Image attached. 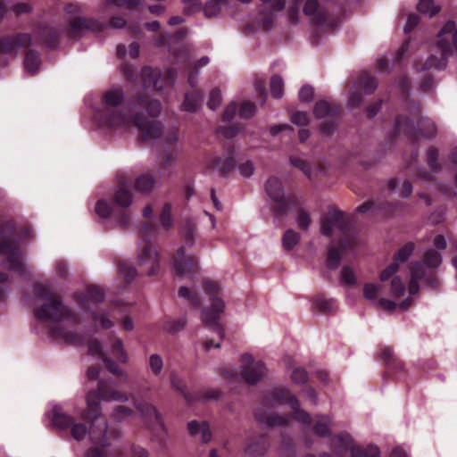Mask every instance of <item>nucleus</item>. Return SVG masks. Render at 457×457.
<instances>
[{"label": "nucleus", "mask_w": 457, "mask_h": 457, "mask_svg": "<svg viewBox=\"0 0 457 457\" xmlns=\"http://www.w3.org/2000/svg\"><path fill=\"white\" fill-rule=\"evenodd\" d=\"M123 102L124 93L120 87H112L105 91L102 100L103 107L95 112L96 120L101 126L107 128L133 125L138 129L142 141L156 139L162 135V123L158 120H148L144 113L145 112L152 118L159 116L162 112V104L159 100L152 99L143 92L130 96L125 102L129 115H127L120 108Z\"/></svg>", "instance_id": "f257e3e1"}, {"label": "nucleus", "mask_w": 457, "mask_h": 457, "mask_svg": "<svg viewBox=\"0 0 457 457\" xmlns=\"http://www.w3.org/2000/svg\"><path fill=\"white\" fill-rule=\"evenodd\" d=\"M128 399V395L115 389L110 381L101 379L96 389L89 390L86 395L87 409L82 412L81 418L89 424L88 428L84 423H75L74 418L63 412L60 406H54L52 410V423L60 429L71 428L72 437L78 441L83 439L88 433L93 444L105 447L111 445V438L119 436V432L116 429H108L100 402H126Z\"/></svg>", "instance_id": "f03ea898"}, {"label": "nucleus", "mask_w": 457, "mask_h": 457, "mask_svg": "<svg viewBox=\"0 0 457 457\" xmlns=\"http://www.w3.org/2000/svg\"><path fill=\"white\" fill-rule=\"evenodd\" d=\"M33 294L37 300L45 301L41 305L34 307V316L38 322L52 324L48 333L53 338L64 340L73 345H83L87 342L84 335L70 331L60 324L63 320H69L78 325L81 320L76 312L63 303L60 296L54 295L48 285L36 283Z\"/></svg>", "instance_id": "7ed1b4c3"}, {"label": "nucleus", "mask_w": 457, "mask_h": 457, "mask_svg": "<svg viewBox=\"0 0 457 457\" xmlns=\"http://www.w3.org/2000/svg\"><path fill=\"white\" fill-rule=\"evenodd\" d=\"M320 228L322 235L331 237L334 228L340 233L338 247L330 246L328 250L326 266L330 270L339 267L342 255L347 250L353 249L357 244L355 228L352 218L344 212L330 208L326 216L321 219Z\"/></svg>", "instance_id": "20e7f679"}, {"label": "nucleus", "mask_w": 457, "mask_h": 457, "mask_svg": "<svg viewBox=\"0 0 457 457\" xmlns=\"http://www.w3.org/2000/svg\"><path fill=\"white\" fill-rule=\"evenodd\" d=\"M16 225L12 220L0 221V254L6 255V267L21 277L27 276V268L21 260Z\"/></svg>", "instance_id": "39448f33"}, {"label": "nucleus", "mask_w": 457, "mask_h": 457, "mask_svg": "<svg viewBox=\"0 0 457 457\" xmlns=\"http://www.w3.org/2000/svg\"><path fill=\"white\" fill-rule=\"evenodd\" d=\"M436 47L439 54H430L423 63L422 70H444L447 59L453 51L457 52V28L454 21H448L437 34Z\"/></svg>", "instance_id": "423d86ee"}, {"label": "nucleus", "mask_w": 457, "mask_h": 457, "mask_svg": "<svg viewBox=\"0 0 457 457\" xmlns=\"http://www.w3.org/2000/svg\"><path fill=\"white\" fill-rule=\"evenodd\" d=\"M401 132L409 139L418 141L420 137H435L436 126L429 118L421 117L415 124L408 116L399 114L395 118V129L389 136L390 141H394Z\"/></svg>", "instance_id": "0eeeda50"}, {"label": "nucleus", "mask_w": 457, "mask_h": 457, "mask_svg": "<svg viewBox=\"0 0 457 457\" xmlns=\"http://www.w3.org/2000/svg\"><path fill=\"white\" fill-rule=\"evenodd\" d=\"M195 224L191 220H187L181 231L184 245L177 250L172 257L171 266L177 275L189 274L198 270L197 257L186 253V247H191L195 244Z\"/></svg>", "instance_id": "6e6552de"}, {"label": "nucleus", "mask_w": 457, "mask_h": 457, "mask_svg": "<svg viewBox=\"0 0 457 457\" xmlns=\"http://www.w3.org/2000/svg\"><path fill=\"white\" fill-rule=\"evenodd\" d=\"M203 288L204 293L209 296L211 306L203 309L202 321L204 325L210 326L214 332L222 337L224 332L219 320L220 314L224 311L225 303L223 300L219 297L220 286L218 282L206 278L203 281Z\"/></svg>", "instance_id": "1a4fd4ad"}, {"label": "nucleus", "mask_w": 457, "mask_h": 457, "mask_svg": "<svg viewBox=\"0 0 457 457\" xmlns=\"http://www.w3.org/2000/svg\"><path fill=\"white\" fill-rule=\"evenodd\" d=\"M157 235V228L150 222H144L139 230L142 246L138 254L140 266H146L145 273L148 276L157 274L160 268V258L153 241Z\"/></svg>", "instance_id": "9d476101"}, {"label": "nucleus", "mask_w": 457, "mask_h": 457, "mask_svg": "<svg viewBox=\"0 0 457 457\" xmlns=\"http://www.w3.org/2000/svg\"><path fill=\"white\" fill-rule=\"evenodd\" d=\"M105 297L103 288L96 285L87 286L85 292H77L74 294V299L85 312L90 314L95 321H98L104 329L113 326V322L104 314L93 310L98 303L104 302Z\"/></svg>", "instance_id": "9b49d317"}, {"label": "nucleus", "mask_w": 457, "mask_h": 457, "mask_svg": "<svg viewBox=\"0 0 457 457\" xmlns=\"http://www.w3.org/2000/svg\"><path fill=\"white\" fill-rule=\"evenodd\" d=\"M265 191L272 201L270 210L276 219H283L290 206L298 205V197L295 195H286L282 182L277 177H270L266 181Z\"/></svg>", "instance_id": "f8f14e48"}, {"label": "nucleus", "mask_w": 457, "mask_h": 457, "mask_svg": "<svg viewBox=\"0 0 457 457\" xmlns=\"http://www.w3.org/2000/svg\"><path fill=\"white\" fill-rule=\"evenodd\" d=\"M272 403L287 404L293 411L291 417L302 424H309L312 421L310 413L300 408V402L296 396L283 387H277L267 393L262 398V403L266 406Z\"/></svg>", "instance_id": "ddd939ff"}, {"label": "nucleus", "mask_w": 457, "mask_h": 457, "mask_svg": "<svg viewBox=\"0 0 457 457\" xmlns=\"http://www.w3.org/2000/svg\"><path fill=\"white\" fill-rule=\"evenodd\" d=\"M170 383L183 395L188 405H192L196 401L217 400L221 394L218 389H206L192 394L188 392L183 380L175 373L170 374Z\"/></svg>", "instance_id": "4468645a"}, {"label": "nucleus", "mask_w": 457, "mask_h": 457, "mask_svg": "<svg viewBox=\"0 0 457 457\" xmlns=\"http://www.w3.org/2000/svg\"><path fill=\"white\" fill-rule=\"evenodd\" d=\"M241 376L249 385H255L266 374V367L261 361H254L253 356L244 353L241 356Z\"/></svg>", "instance_id": "2eb2a0df"}, {"label": "nucleus", "mask_w": 457, "mask_h": 457, "mask_svg": "<svg viewBox=\"0 0 457 457\" xmlns=\"http://www.w3.org/2000/svg\"><path fill=\"white\" fill-rule=\"evenodd\" d=\"M106 29V25L92 18L73 17L69 21L68 34L70 37H79L86 30L101 32Z\"/></svg>", "instance_id": "dca6fc26"}, {"label": "nucleus", "mask_w": 457, "mask_h": 457, "mask_svg": "<svg viewBox=\"0 0 457 457\" xmlns=\"http://www.w3.org/2000/svg\"><path fill=\"white\" fill-rule=\"evenodd\" d=\"M209 167L217 170L223 178L228 177L237 167L236 149L234 145L226 146L224 156H215L208 163Z\"/></svg>", "instance_id": "f3484780"}, {"label": "nucleus", "mask_w": 457, "mask_h": 457, "mask_svg": "<svg viewBox=\"0 0 457 457\" xmlns=\"http://www.w3.org/2000/svg\"><path fill=\"white\" fill-rule=\"evenodd\" d=\"M32 43V37L29 33H16L0 37V55L12 54L18 48H27Z\"/></svg>", "instance_id": "a211bd4d"}, {"label": "nucleus", "mask_w": 457, "mask_h": 457, "mask_svg": "<svg viewBox=\"0 0 457 457\" xmlns=\"http://www.w3.org/2000/svg\"><path fill=\"white\" fill-rule=\"evenodd\" d=\"M303 11L304 15L312 17V21L316 25H328L331 29L337 26L335 20H329V12L326 8L320 7L318 0H306Z\"/></svg>", "instance_id": "6ab92c4d"}, {"label": "nucleus", "mask_w": 457, "mask_h": 457, "mask_svg": "<svg viewBox=\"0 0 457 457\" xmlns=\"http://www.w3.org/2000/svg\"><path fill=\"white\" fill-rule=\"evenodd\" d=\"M380 359L385 362V376L400 378L403 373V363L395 355L393 348L382 346Z\"/></svg>", "instance_id": "aec40b11"}, {"label": "nucleus", "mask_w": 457, "mask_h": 457, "mask_svg": "<svg viewBox=\"0 0 457 457\" xmlns=\"http://www.w3.org/2000/svg\"><path fill=\"white\" fill-rule=\"evenodd\" d=\"M179 140V129H170L165 135L164 141L167 145L161 156V166L163 169L169 168L177 159L176 145Z\"/></svg>", "instance_id": "412c9836"}, {"label": "nucleus", "mask_w": 457, "mask_h": 457, "mask_svg": "<svg viewBox=\"0 0 457 457\" xmlns=\"http://www.w3.org/2000/svg\"><path fill=\"white\" fill-rule=\"evenodd\" d=\"M37 39L45 46L54 49L59 46L61 32L54 27L40 26L36 29Z\"/></svg>", "instance_id": "4be33fe9"}, {"label": "nucleus", "mask_w": 457, "mask_h": 457, "mask_svg": "<svg viewBox=\"0 0 457 457\" xmlns=\"http://www.w3.org/2000/svg\"><path fill=\"white\" fill-rule=\"evenodd\" d=\"M270 447V439L267 434H262L252 438L244 450L245 457H262Z\"/></svg>", "instance_id": "5701e85b"}, {"label": "nucleus", "mask_w": 457, "mask_h": 457, "mask_svg": "<svg viewBox=\"0 0 457 457\" xmlns=\"http://www.w3.org/2000/svg\"><path fill=\"white\" fill-rule=\"evenodd\" d=\"M370 211L374 212L376 214H381L384 217H390L395 213V206L386 201H367L356 209V212L360 213H366Z\"/></svg>", "instance_id": "b1692460"}, {"label": "nucleus", "mask_w": 457, "mask_h": 457, "mask_svg": "<svg viewBox=\"0 0 457 457\" xmlns=\"http://www.w3.org/2000/svg\"><path fill=\"white\" fill-rule=\"evenodd\" d=\"M341 112L342 108L339 104L326 100L317 101L313 108V114L316 119H337L340 117Z\"/></svg>", "instance_id": "393cba45"}, {"label": "nucleus", "mask_w": 457, "mask_h": 457, "mask_svg": "<svg viewBox=\"0 0 457 457\" xmlns=\"http://www.w3.org/2000/svg\"><path fill=\"white\" fill-rule=\"evenodd\" d=\"M305 426L312 425V432L319 437H329L331 436V427L333 425L332 418L328 415L318 414L313 418L309 424Z\"/></svg>", "instance_id": "a878e982"}, {"label": "nucleus", "mask_w": 457, "mask_h": 457, "mask_svg": "<svg viewBox=\"0 0 457 457\" xmlns=\"http://www.w3.org/2000/svg\"><path fill=\"white\" fill-rule=\"evenodd\" d=\"M330 437V446L333 448L336 455L342 457L353 445V437L346 432H341L337 435H332Z\"/></svg>", "instance_id": "bb28decb"}, {"label": "nucleus", "mask_w": 457, "mask_h": 457, "mask_svg": "<svg viewBox=\"0 0 457 457\" xmlns=\"http://www.w3.org/2000/svg\"><path fill=\"white\" fill-rule=\"evenodd\" d=\"M132 197L133 195L130 190V182L120 180L118 188L113 194V204L121 209H127L132 203Z\"/></svg>", "instance_id": "cd10ccee"}, {"label": "nucleus", "mask_w": 457, "mask_h": 457, "mask_svg": "<svg viewBox=\"0 0 457 457\" xmlns=\"http://www.w3.org/2000/svg\"><path fill=\"white\" fill-rule=\"evenodd\" d=\"M255 418L260 424L266 425L269 428L284 427L288 424L287 417L276 413L258 411L255 413Z\"/></svg>", "instance_id": "c85d7f7f"}, {"label": "nucleus", "mask_w": 457, "mask_h": 457, "mask_svg": "<svg viewBox=\"0 0 457 457\" xmlns=\"http://www.w3.org/2000/svg\"><path fill=\"white\" fill-rule=\"evenodd\" d=\"M187 431L193 436L201 434V441L204 444L210 442L212 436L207 421L191 420L187 423Z\"/></svg>", "instance_id": "c756f323"}, {"label": "nucleus", "mask_w": 457, "mask_h": 457, "mask_svg": "<svg viewBox=\"0 0 457 457\" xmlns=\"http://www.w3.org/2000/svg\"><path fill=\"white\" fill-rule=\"evenodd\" d=\"M204 100L202 91L195 89L192 93H186L181 108L187 112H196Z\"/></svg>", "instance_id": "7c9ffc66"}, {"label": "nucleus", "mask_w": 457, "mask_h": 457, "mask_svg": "<svg viewBox=\"0 0 457 457\" xmlns=\"http://www.w3.org/2000/svg\"><path fill=\"white\" fill-rule=\"evenodd\" d=\"M356 87L365 95H371L378 87V81L374 76L361 73L356 81Z\"/></svg>", "instance_id": "2f4dec72"}, {"label": "nucleus", "mask_w": 457, "mask_h": 457, "mask_svg": "<svg viewBox=\"0 0 457 457\" xmlns=\"http://www.w3.org/2000/svg\"><path fill=\"white\" fill-rule=\"evenodd\" d=\"M137 410L141 412L142 416L150 421L162 426V420L161 414L158 412L155 406L148 403H143L137 405Z\"/></svg>", "instance_id": "473e14b6"}, {"label": "nucleus", "mask_w": 457, "mask_h": 457, "mask_svg": "<svg viewBox=\"0 0 457 457\" xmlns=\"http://www.w3.org/2000/svg\"><path fill=\"white\" fill-rule=\"evenodd\" d=\"M161 75V71L158 69H154L151 67H144L142 69V78L144 84L147 87L152 86L155 89H160L162 87V86L159 85Z\"/></svg>", "instance_id": "72a5a7b5"}, {"label": "nucleus", "mask_w": 457, "mask_h": 457, "mask_svg": "<svg viewBox=\"0 0 457 457\" xmlns=\"http://www.w3.org/2000/svg\"><path fill=\"white\" fill-rule=\"evenodd\" d=\"M349 453L351 457H379L380 455L379 448L374 445L367 447L353 445Z\"/></svg>", "instance_id": "f704fd0d"}, {"label": "nucleus", "mask_w": 457, "mask_h": 457, "mask_svg": "<svg viewBox=\"0 0 457 457\" xmlns=\"http://www.w3.org/2000/svg\"><path fill=\"white\" fill-rule=\"evenodd\" d=\"M41 63L40 54L37 51L30 49L28 50L24 58L25 69L31 74H35Z\"/></svg>", "instance_id": "c9c22d12"}, {"label": "nucleus", "mask_w": 457, "mask_h": 457, "mask_svg": "<svg viewBox=\"0 0 457 457\" xmlns=\"http://www.w3.org/2000/svg\"><path fill=\"white\" fill-rule=\"evenodd\" d=\"M313 306L321 313L331 314L336 308V303L333 299H327L323 295H319L313 300Z\"/></svg>", "instance_id": "e433bc0d"}, {"label": "nucleus", "mask_w": 457, "mask_h": 457, "mask_svg": "<svg viewBox=\"0 0 457 457\" xmlns=\"http://www.w3.org/2000/svg\"><path fill=\"white\" fill-rule=\"evenodd\" d=\"M118 271L128 284L131 283L137 274L136 268L125 260L119 261Z\"/></svg>", "instance_id": "4c0bfd02"}, {"label": "nucleus", "mask_w": 457, "mask_h": 457, "mask_svg": "<svg viewBox=\"0 0 457 457\" xmlns=\"http://www.w3.org/2000/svg\"><path fill=\"white\" fill-rule=\"evenodd\" d=\"M154 183L155 180L153 175L145 173L137 179L135 187L139 192L149 193L153 189Z\"/></svg>", "instance_id": "58836bf2"}, {"label": "nucleus", "mask_w": 457, "mask_h": 457, "mask_svg": "<svg viewBox=\"0 0 457 457\" xmlns=\"http://www.w3.org/2000/svg\"><path fill=\"white\" fill-rule=\"evenodd\" d=\"M414 249V243H406L401 248H399L397 252L394 254L393 262H396V263L398 264L406 262L410 256L412 254Z\"/></svg>", "instance_id": "ea45409f"}, {"label": "nucleus", "mask_w": 457, "mask_h": 457, "mask_svg": "<svg viewBox=\"0 0 457 457\" xmlns=\"http://www.w3.org/2000/svg\"><path fill=\"white\" fill-rule=\"evenodd\" d=\"M439 152L435 146H430L427 151V163L432 172L437 173L442 170V165L438 162Z\"/></svg>", "instance_id": "a19ab883"}, {"label": "nucleus", "mask_w": 457, "mask_h": 457, "mask_svg": "<svg viewBox=\"0 0 457 457\" xmlns=\"http://www.w3.org/2000/svg\"><path fill=\"white\" fill-rule=\"evenodd\" d=\"M300 234L293 229H287L282 237V245L283 247L290 251L292 250L299 242Z\"/></svg>", "instance_id": "79ce46f5"}, {"label": "nucleus", "mask_w": 457, "mask_h": 457, "mask_svg": "<svg viewBox=\"0 0 457 457\" xmlns=\"http://www.w3.org/2000/svg\"><path fill=\"white\" fill-rule=\"evenodd\" d=\"M270 94L274 98H280L284 93V81L283 79L279 75H273L270 78Z\"/></svg>", "instance_id": "37998d69"}, {"label": "nucleus", "mask_w": 457, "mask_h": 457, "mask_svg": "<svg viewBox=\"0 0 457 457\" xmlns=\"http://www.w3.org/2000/svg\"><path fill=\"white\" fill-rule=\"evenodd\" d=\"M442 262L441 254L434 249H428L424 254L423 263L429 268H437Z\"/></svg>", "instance_id": "c03bdc74"}, {"label": "nucleus", "mask_w": 457, "mask_h": 457, "mask_svg": "<svg viewBox=\"0 0 457 457\" xmlns=\"http://www.w3.org/2000/svg\"><path fill=\"white\" fill-rule=\"evenodd\" d=\"M112 353L119 361L126 363L128 361V355L123 348L121 339L116 338L112 344Z\"/></svg>", "instance_id": "a18cd8bd"}, {"label": "nucleus", "mask_w": 457, "mask_h": 457, "mask_svg": "<svg viewBox=\"0 0 457 457\" xmlns=\"http://www.w3.org/2000/svg\"><path fill=\"white\" fill-rule=\"evenodd\" d=\"M187 324L185 318L168 319L164 323V329L169 333L174 334L182 330Z\"/></svg>", "instance_id": "49530a36"}, {"label": "nucleus", "mask_w": 457, "mask_h": 457, "mask_svg": "<svg viewBox=\"0 0 457 457\" xmlns=\"http://www.w3.org/2000/svg\"><path fill=\"white\" fill-rule=\"evenodd\" d=\"M171 204H164L160 214L161 224L165 229H170L173 226V219L171 214Z\"/></svg>", "instance_id": "de8ad7c7"}, {"label": "nucleus", "mask_w": 457, "mask_h": 457, "mask_svg": "<svg viewBox=\"0 0 457 457\" xmlns=\"http://www.w3.org/2000/svg\"><path fill=\"white\" fill-rule=\"evenodd\" d=\"M179 296L187 299L193 307L197 308L201 304L198 294L190 291L187 287H181L179 290Z\"/></svg>", "instance_id": "09e8293b"}, {"label": "nucleus", "mask_w": 457, "mask_h": 457, "mask_svg": "<svg viewBox=\"0 0 457 457\" xmlns=\"http://www.w3.org/2000/svg\"><path fill=\"white\" fill-rule=\"evenodd\" d=\"M417 10L421 13H428L434 16L439 12L440 9L434 4L433 0H420L417 4Z\"/></svg>", "instance_id": "8fccbe9b"}, {"label": "nucleus", "mask_w": 457, "mask_h": 457, "mask_svg": "<svg viewBox=\"0 0 457 457\" xmlns=\"http://www.w3.org/2000/svg\"><path fill=\"white\" fill-rule=\"evenodd\" d=\"M409 269L411 278L422 280L426 276L425 264L421 262L416 261L411 262Z\"/></svg>", "instance_id": "3c124183"}, {"label": "nucleus", "mask_w": 457, "mask_h": 457, "mask_svg": "<svg viewBox=\"0 0 457 457\" xmlns=\"http://www.w3.org/2000/svg\"><path fill=\"white\" fill-rule=\"evenodd\" d=\"M225 0H211L204 5V15L208 18L214 17L219 14L221 9V4Z\"/></svg>", "instance_id": "603ef678"}, {"label": "nucleus", "mask_w": 457, "mask_h": 457, "mask_svg": "<svg viewBox=\"0 0 457 457\" xmlns=\"http://www.w3.org/2000/svg\"><path fill=\"white\" fill-rule=\"evenodd\" d=\"M290 162L294 167L302 170L309 179H312V166L308 162L297 156H291Z\"/></svg>", "instance_id": "864d4df0"}, {"label": "nucleus", "mask_w": 457, "mask_h": 457, "mask_svg": "<svg viewBox=\"0 0 457 457\" xmlns=\"http://www.w3.org/2000/svg\"><path fill=\"white\" fill-rule=\"evenodd\" d=\"M112 4L116 7H125L127 10H134L142 5L141 0H105V5Z\"/></svg>", "instance_id": "5fc2aeb1"}, {"label": "nucleus", "mask_w": 457, "mask_h": 457, "mask_svg": "<svg viewBox=\"0 0 457 457\" xmlns=\"http://www.w3.org/2000/svg\"><path fill=\"white\" fill-rule=\"evenodd\" d=\"M261 16H262V29L266 31L270 30L275 22V15L272 12V11L269 8H264L261 11Z\"/></svg>", "instance_id": "6e6d98bb"}, {"label": "nucleus", "mask_w": 457, "mask_h": 457, "mask_svg": "<svg viewBox=\"0 0 457 457\" xmlns=\"http://www.w3.org/2000/svg\"><path fill=\"white\" fill-rule=\"evenodd\" d=\"M104 366L108 371L112 374L117 376L118 378H123L124 381L127 380V374L123 372L111 358L104 356L103 359Z\"/></svg>", "instance_id": "4d7b16f0"}, {"label": "nucleus", "mask_w": 457, "mask_h": 457, "mask_svg": "<svg viewBox=\"0 0 457 457\" xmlns=\"http://www.w3.org/2000/svg\"><path fill=\"white\" fill-rule=\"evenodd\" d=\"M148 364L153 375L159 376L161 374L163 368V361L159 354H151L149 357Z\"/></svg>", "instance_id": "13d9d810"}, {"label": "nucleus", "mask_w": 457, "mask_h": 457, "mask_svg": "<svg viewBox=\"0 0 457 457\" xmlns=\"http://www.w3.org/2000/svg\"><path fill=\"white\" fill-rule=\"evenodd\" d=\"M298 210L297 225L302 230H307L311 225L312 220L310 214L302 207L295 206Z\"/></svg>", "instance_id": "bf43d9fd"}, {"label": "nucleus", "mask_w": 457, "mask_h": 457, "mask_svg": "<svg viewBox=\"0 0 457 457\" xmlns=\"http://www.w3.org/2000/svg\"><path fill=\"white\" fill-rule=\"evenodd\" d=\"M405 293V284L399 276L393 278L391 281V295L394 297H401Z\"/></svg>", "instance_id": "052dcab7"}, {"label": "nucleus", "mask_w": 457, "mask_h": 457, "mask_svg": "<svg viewBox=\"0 0 457 457\" xmlns=\"http://www.w3.org/2000/svg\"><path fill=\"white\" fill-rule=\"evenodd\" d=\"M341 280L344 284L348 286H354L356 284V277L353 269L347 265L343 266L340 273Z\"/></svg>", "instance_id": "680f3d73"}, {"label": "nucleus", "mask_w": 457, "mask_h": 457, "mask_svg": "<svg viewBox=\"0 0 457 457\" xmlns=\"http://www.w3.org/2000/svg\"><path fill=\"white\" fill-rule=\"evenodd\" d=\"M291 379L295 384L303 385L308 381V373L304 368L297 367L293 370Z\"/></svg>", "instance_id": "e2e57ef3"}, {"label": "nucleus", "mask_w": 457, "mask_h": 457, "mask_svg": "<svg viewBox=\"0 0 457 457\" xmlns=\"http://www.w3.org/2000/svg\"><path fill=\"white\" fill-rule=\"evenodd\" d=\"M380 287L375 283H365L363 287V295L370 301L377 300Z\"/></svg>", "instance_id": "0e129e2a"}, {"label": "nucleus", "mask_w": 457, "mask_h": 457, "mask_svg": "<svg viewBox=\"0 0 457 457\" xmlns=\"http://www.w3.org/2000/svg\"><path fill=\"white\" fill-rule=\"evenodd\" d=\"M112 210L109 203L104 199H100L96 204V212L101 218H108Z\"/></svg>", "instance_id": "69168bd1"}, {"label": "nucleus", "mask_w": 457, "mask_h": 457, "mask_svg": "<svg viewBox=\"0 0 457 457\" xmlns=\"http://www.w3.org/2000/svg\"><path fill=\"white\" fill-rule=\"evenodd\" d=\"M87 344L89 354L99 356L101 359L105 356L101 343L97 339L90 338L87 340Z\"/></svg>", "instance_id": "338daca9"}, {"label": "nucleus", "mask_w": 457, "mask_h": 457, "mask_svg": "<svg viewBox=\"0 0 457 457\" xmlns=\"http://www.w3.org/2000/svg\"><path fill=\"white\" fill-rule=\"evenodd\" d=\"M221 104V93L217 87L213 88L210 92V97L207 102V106L211 110H216Z\"/></svg>", "instance_id": "774afa93"}]
</instances>
